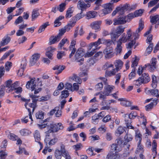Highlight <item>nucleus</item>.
Listing matches in <instances>:
<instances>
[{
  "label": "nucleus",
  "mask_w": 159,
  "mask_h": 159,
  "mask_svg": "<svg viewBox=\"0 0 159 159\" xmlns=\"http://www.w3.org/2000/svg\"><path fill=\"white\" fill-rule=\"evenodd\" d=\"M124 16L127 22H129L132 19L135 17L134 16V13L133 14L132 13H130L127 16Z\"/></svg>",
  "instance_id": "a18cd8bd"
},
{
  "label": "nucleus",
  "mask_w": 159,
  "mask_h": 159,
  "mask_svg": "<svg viewBox=\"0 0 159 159\" xmlns=\"http://www.w3.org/2000/svg\"><path fill=\"white\" fill-rule=\"evenodd\" d=\"M40 57V54L38 53H35L32 55V60L30 61V63L32 66L34 65L36 62Z\"/></svg>",
  "instance_id": "393cba45"
},
{
  "label": "nucleus",
  "mask_w": 159,
  "mask_h": 159,
  "mask_svg": "<svg viewBox=\"0 0 159 159\" xmlns=\"http://www.w3.org/2000/svg\"><path fill=\"white\" fill-rule=\"evenodd\" d=\"M7 137L10 140L12 141H16L17 139L18 138L17 135L10 132L9 133V134H8Z\"/></svg>",
  "instance_id": "c03bdc74"
},
{
  "label": "nucleus",
  "mask_w": 159,
  "mask_h": 159,
  "mask_svg": "<svg viewBox=\"0 0 159 159\" xmlns=\"http://www.w3.org/2000/svg\"><path fill=\"white\" fill-rule=\"evenodd\" d=\"M11 38L8 34H7L3 38L1 42V46H4L7 44L10 41Z\"/></svg>",
  "instance_id": "b1692460"
},
{
  "label": "nucleus",
  "mask_w": 159,
  "mask_h": 159,
  "mask_svg": "<svg viewBox=\"0 0 159 159\" xmlns=\"http://www.w3.org/2000/svg\"><path fill=\"white\" fill-rule=\"evenodd\" d=\"M114 87V86H111L110 85H108L105 88H104V89L103 94H105L106 95L109 96L110 94L111 93L112 90L113 89Z\"/></svg>",
  "instance_id": "5701e85b"
},
{
  "label": "nucleus",
  "mask_w": 159,
  "mask_h": 159,
  "mask_svg": "<svg viewBox=\"0 0 159 159\" xmlns=\"http://www.w3.org/2000/svg\"><path fill=\"white\" fill-rule=\"evenodd\" d=\"M122 150L121 147L117 144H112L110 152L107 155L106 159H120L118 152Z\"/></svg>",
  "instance_id": "7ed1b4c3"
},
{
  "label": "nucleus",
  "mask_w": 159,
  "mask_h": 159,
  "mask_svg": "<svg viewBox=\"0 0 159 159\" xmlns=\"http://www.w3.org/2000/svg\"><path fill=\"white\" fill-rule=\"evenodd\" d=\"M97 48H94L90 52H87L85 54V57H90L92 56L96 52Z\"/></svg>",
  "instance_id": "4d7b16f0"
},
{
  "label": "nucleus",
  "mask_w": 159,
  "mask_h": 159,
  "mask_svg": "<svg viewBox=\"0 0 159 159\" xmlns=\"http://www.w3.org/2000/svg\"><path fill=\"white\" fill-rule=\"evenodd\" d=\"M73 12V11L72 10V8H69L66 11V13L65 17L66 18H69L72 16V14Z\"/></svg>",
  "instance_id": "bf43d9fd"
},
{
  "label": "nucleus",
  "mask_w": 159,
  "mask_h": 159,
  "mask_svg": "<svg viewBox=\"0 0 159 159\" xmlns=\"http://www.w3.org/2000/svg\"><path fill=\"white\" fill-rule=\"evenodd\" d=\"M91 6V4L89 3H86L82 0L79 1L77 3L78 8L81 11V12L85 11L86 9Z\"/></svg>",
  "instance_id": "1a4fd4ad"
},
{
  "label": "nucleus",
  "mask_w": 159,
  "mask_h": 159,
  "mask_svg": "<svg viewBox=\"0 0 159 159\" xmlns=\"http://www.w3.org/2000/svg\"><path fill=\"white\" fill-rule=\"evenodd\" d=\"M133 83L135 86H137V87H139L142 84H145L139 77L137 79L134 80Z\"/></svg>",
  "instance_id": "cd10ccee"
},
{
  "label": "nucleus",
  "mask_w": 159,
  "mask_h": 159,
  "mask_svg": "<svg viewBox=\"0 0 159 159\" xmlns=\"http://www.w3.org/2000/svg\"><path fill=\"white\" fill-rule=\"evenodd\" d=\"M65 88V90L61 92V94L60 96L61 99L66 98H67L69 95L68 91Z\"/></svg>",
  "instance_id": "e433bc0d"
},
{
  "label": "nucleus",
  "mask_w": 159,
  "mask_h": 159,
  "mask_svg": "<svg viewBox=\"0 0 159 159\" xmlns=\"http://www.w3.org/2000/svg\"><path fill=\"white\" fill-rule=\"evenodd\" d=\"M152 146L153 148L152 149V151L156 155L157 154V143L156 141L154 140L153 141Z\"/></svg>",
  "instance_id": "0e129e2a"
},
{
  "label": "nucleus",
  "mask_w": 159,
  "mask_h": 159,
  "mask_svg": "<svg viewBox=\"0 0 159 159\" xmlns=\"http://www.w3.org/2000/svg\"><path fill=\"white\" fill-rule=\"evenodd\" d=\"M76 21V20H75V18L72 17L68 24L72 28L75 25Z\"/></svg>",
  "instance_id": "774afa93"
},
{
  "label": "nucleus",
  "mask_w": 159,
  "mask_h": 159,
  "mask_svg": "<svg viewBox=\"0 0 159 159\" xmlns=\"http://www.w3.org/2000/svg\"><path fill=\"white\" fill-rule=\"evenodd\" d=\"M125 28L120 25L117 27L116 29L112 30L110 33L111 38L113 41H116L121 34L124 32Z\"/></svg>",
  "instance_id": "39448f33"
},
{
  "label": "nucleus",
  "mask_w": 159,
  "mask_h": 159,
  "mask_svg": "<svg viewBox=\"0 0 159 159\" xmlns=\"http://www.w3.org/2000/svg\"><path fill=\"white\" fill-rule=\"evenodd\" d=\"M142 136L140 133L136 132L135 138L136 141H138V143H141Z\"/></svg>",
  "instance_id": "49530a36"
},
{
  "label": "nucleus",
  "mask_w": 159,
  "mask_h": 159,
  "mask_svg": "<svg viewBox=\"0 0 159 159\" xmlns=\"http://www.w3.org/2000/svg\"><path fill=\"white\" fill-rule=\"evenodd\" d=\"M114 64L115 68L117 69V71H119L121 69L123 65V62L120 59L116 60Z\"/></svg>",
  "instance_id": "4be33fe9"
},
{
  "label": "nucleus",
  "mask_w": 159,
  "mask_h": 159,
  "mask_svg": "<svg viewBox=\"0 0 159 159\" xmlns=\"http://www.w3.org/2000/svg\"><path fill=\"white\" fill-rule=\"evenodd\" d=\"M154 107H155L154 104L151 102L150 103L145 106V108L146 111H150Z\"/></svg>",
  "instance_id": "69168bd1"
},
{
  "label": "nucleus",
  "mask_w": 159,
  "mask_h": 159,
  "mask_svg": "<svg viewBox=\"0 0 159 159\" xmlns=\"http://www.w3.org/2000/svg\"><path fill=\"white\" fill-rule=\"evenodd\" d=\"M92 122L94 124H97L99 119L97 114H95L92 116Z\"/></svg>",
  "instance_id": "680f3d73"
},
{
  "label": "nucleus",
  "mask_w": 159,
  "mask_h": 159,
  "mask_svg": "<svg viewBox=\"0 0 159 159\" xmlns=\"http://www.w3.org/2000/svg\"><path fill=\"white\" fill-rule=\"evenodd\" d=\"M157 62V59L155 58H152L150 61L151 63H147L142 67L140 66L138 68L137 73L140 76L143 73L144 70L148 68L150 71H152L156 68V65Z\"/></svg>",
  "instance_id": "20e7f679"
},
{
  "label": "nucleus",
  "mask_w": 159,
  "mask_h": 159,
  "mask_svg": "<svg viewBox=\"0 0 159 159\" xmlns=\"http://www.w3.org/2000/svg\"><path fill=\"white\" fill-rule=\"evenodd\" d=\"M72 79L77 83H74L73 86L75 90L78 91L79 88V86L78 84H81L82 81L81 79L77 76L76 75L74 74L72 77Z\"/></svg>",
  "instance_id": "9d476101"
},
{
  "label": "nucleus",
  "mask_w": 159,
  "mask_h": 159,
  "mask_svg": "<svg viewBox=\"0 0 159 159\" xmlns=\"http://www.w3.org/2000/svg\"><path fill=\"white\" fill-rule=\"evenodd\" d=\"M39 15V13L38 10L34 9L32 12L31 15V20H34Z\"/></svg>",
  "instance_id": "7c9ffc66"
},
{
  "label": "nucleus",
  "mask_w": 159,
  "mask_h": 159,
  "mask_svg": "<svg viewBox=\"0 0 159 159\" xmlns=\"http://www.w3.org/2000/svg\"><path fill=\"white\" fill-rule=\"evenodd\" d=\"M83 52L81 49H78L75 55L74 61L80 62V65H82L84 61V58L83 57Z\"/></svg>",
  "instance_id": "423d86ee"
},
{
  "label": "nucleus",
  "mask_w": 159,
  "mask_h": 159,
  "mask_svg": "<svg viewBox=\"0 0 159 159\" xmlns=\"http://www.w3.org/2000/svg\"><path fill=\"white\" fill-rule=\"evenodd\" d=\"M48 130L46 132L47 134L44 140V143H48V142L49 141L50 139H52V136H54L53 134H50V133H48Z\"/></svg>",
  "instance_id": "a19ab883"
},
{
  "label": "nucleus",
  "mask_w": 159,
  "mask_h": 159,
  "mask_svg": "<svg viewBox=\"0 0 159 159\" xmlns=\"http://www.w3.org/2000/svg\"><path fill=\"white\" fill-rule=\"evenodd\" d=\"M135 70L136 68H133L131 72L129 74L128 78L129 80H131L135 77L136 74Z\"/></svg>",
  "instance_id": "09e8293b"
},
{
  "label": "nucleus",
  "mask_w": 159,
  "mask_h": 159,
  "mask_svg": "<svg viewBox=\"0 0 159 159\" xmlns=\"http://www.w3.org/2000/svg\"><path fill=\"white\" fill-rule=\"evenodd\" d=\"M150 92L151 94L153 96L156 97L157 98L159 97V91L157 89H151Z\"/></svg>",
  "instance_id": "603ef678"
},
{
  "label": "nucleus",
  "mask_w": 159,
  "mask_h": 159,
  "mask_svg": "<svg viewBox=\"0 0 159 159\" xmlns=\"http://www.w3.org/2000/svg\"><path fill=\"white\" fill-rule=\"evenodd\" d=\"M118 100L122 102L121 104L124 106L129 107L131 105V102L130 101H127L126 98H119Z\"/></svg>",
  "instance_id": "bb28decb"
},
{
  "label": "nucleus",
  "mask_w": 159,
  "mask_h": 159,
  "mask_svg": "<svg viewBox=\"0 0 159 159\" xmlns=\"http://www.w3.org/2000/svg\"><path fill=\"white\" fill-rule=\"evenodd\" d=\"M131 31V30L129 29L127 31V34H126L125 33H123L121 35L117 41L120 43H121L122 44L123 43H125L127 42L128 40L132 39V38H131L132 34Z\"/></svg>",
  "instance_id": "0eeeda50"
},
{
  "label": "nucleus",
  "mask_w": 159,
  "mask_h": 159,
  "mask_svg": "<svg viewBox=\"0 0 159 159\" xmlns=\"http://www.w3.org/2000/svg\"><path fill=\"white\" fill-rule=\"evenodd\" d=\"M153 47V43H150L147 48L145 54L146 56H147L150 54L152 52Z\"/></svg>",
  "instance_id": "ea45409f"
},
{
  "label": "nucleus",
  "mask_w": 159,
  "mask_h": 159,
  "mask_svg": "<svg viewBox=\"0 0 159 159\" xmlns=\"http://www.w3.org/2000/svg\"><path fill=\"white\" fill-rule=\"evenodd\" d=\"M125 19L124 16H118L117 18L114 19L113 24L114 25L124 24L127 22Z\"/></svg>",
  "instance_id": "4468645a"
},
{
  "label": "nucleus",
  "mask_w": 159,
  "mask_h": 159,
  "mask_svg": "<svg viewBox=\"0 0 159 159\" xmlns=\"http://www.w3.org/2000/svg\"><path fill=\"white\" fill-rule=\"evenodd\" d=\"M49 119L47 118L44 120H40L39 123L41 124H37L39 128L40 129H42L47 127H50V128L51 124L49 122Z\"/></svg>",
  "instance_id": "f8f14e48"
},
{
  "label": "nucleus",
  "mask_w": 159,
  "mask_h": 159,
  "mask_svg": "<svg viewBox=\"0 0 159 159\" xmlns=\"http://www.w3.org/2000/svg\"><path fill=\"white\" fill-rule=\"evenodd\" d=\"M30 80L28 81L26 84L25 86L28 89L30 90L31 92L34 91V95L39 93L41 92L42 90L41 87L42 86V83L41 82H37L36 79L34 77H30ZM33 94V93H30V94Z\"/></svg>",
  "instance_id": "f03ea898"
},
{
  "label": "nucleus",
  "mask_w": 159,
  "mask_h": 159,
  "mask_svg": "<svg viewBox=\"0 0 159 159\" xmlns=\"http://www.w3.org/2000/svg\"><path fill=\"white\" fill-rule=\"evenodd\" d=\"M130 5L129 4H126L124 5L121 8H120V10L125 11L130 10L129 8Z\"/></svg>",
  "instance_id": "338daca9"
},
{
  "label": "nucleus",
  "mask_w": 159,
  "mask_h": 159,
  "mask_svg": "<svg viewBox=\"0 0 159 159\" xmlns=\"http://www.w3.org/2000/svg\"><path fill=\"white\" fill-rule=\"evenodd\" d=\"M19 132L22 136H26L31 133V132L29 129H23L20 130Z\"/></svg>",
  "instance_id": "473e14b6"
},
{
  "label": "nucleus",
  "mask_w": 159,
  "mask_h": 159,
  "mask_svg": "<svg viewBox=\"0 0 159 159\" xmlns=\"http://www.w3.org/2000/svg\"><path fill=\"white\" fill-rule=\"evenodd\" d=\"M103 87V84L102 82L98 83L95 86V89L97 91H100Z\"/></svg>",
  "instance_id": "e2e57ef3"
},
{
  "label": "nucleus",
  "mask_w": 159,
  "mask_h": 159,
  "mask_svg": "<svg viewBox=\"0 0 159 159\" xmlns=\"http://www.w3.org/2000/svg\"><path fill=\"white\" fill-rule=\"evenodd\" d=\"M102 56V52L101 51H99L96 53L93 57L95 60L97 61L101 58Z\"/></svg>",
  "instance_id": "37998d69"
},
{
  "label": "nucleus",
  "mask_w": 159,
  "mask_h": 159,
  "mask_svg": "<svg viewBox=\"0 0 159 159\" xmlns=\"http://www.w3.org/2000/svg\"><path fill=\"white\" fill-rule=\"evenodd\" d=\"M103 53L105 55V57L107 59L112 57L114 55V53L113 51V49L111 47H107L104 50Z\"/></svg>",
  "instance_id": "9b49d317"
},
{
  "label": "nucleus",
  "mask_w": 159,
  "mask_h": 159,
  "mask_svg": "<svg viewBox=\"0 0 159 159\" xmlns=\"http://www.w3.org/2000/svg\"><path fill=\"white\" fill-rule=\"evenodd\" d=\"M60 39L61 38L57 35L55 36L52 35L49 38L48 44L51 45L54 44L59 41Z\"/></svg>",
  "instance_id": "aec40b11"
},
{
  "label": "nucleus",
  "mask_w": 159,
  "mask_h": 159,
  "mask_svg": "<svg viewBox=\"0 0 159 159\" xmlns=\"http://www.w3.org/2000/svg\"><path fill=\"white\" fill-rule=\"evenodd\" d=\"M35 117L37 119L43 120L44 115V112L41 110L38 111L35 113Z\"/></svg>",
  "instance_id": "c756f323"
},
{
  "label": "nucleus",
  "mask_w": 159,
  "mask_h": 159,
  "mask_svg": "<svg viewBox=\"0 0 159 159\" xmlns=\"http://www.w3.org/2000/svg\"><path fill=\"white\" fill-rule=\"evenodd\" d=\"M14 50H9L6 52L1 57V60H3L6 58L10 54L14 51Z\"/></svg>",
  "instance_id": "864d4df0"
},
{
  "label": "nucleus",
  "mask_w": 159,
  "mask_h": 159,
  "mask_svg": "<svg viewBox=\"0 0 159 159\" xmlns=\"http://www.w3.org/2000/svg\"><path fill=\"white\" fill-rule=\"evenodd\" d=\"M62 153L59 149H56L55 152V156L57 159H61Z\"/></svg>",
  "instance_id": "8fccbe9b"
},
{
  "label": "nucleus",
  "mask_w": 159,
  "mask_h": 159,
  "mask_svg": "<svg viewBox=\"0 0 159 159\" xmlns=\"http://www.w3.org/2000/svg\"><path fill=\"white\" fill-rule=\"evenodd\" d=\"M61 150L62 153V156L63 157H66L67 156L69 155V154L66 152L65 146L63 144H61Z\"/></svg>",
  "instance_id": "58836bf2"
},
{
  "label": "nucleus",
  "mask_w": 159,
  "mask_h": 159,
  "mask_svg": "<svg viewBox=\"0 0 159 159\" xmlns=\"http://www.w3.org/2000/svg\"><path fill=\"white\" fill-rule=\"evenodd\" d=\"M102 43L103 44L106 45L107 47H110L113 43V44H115V41L112 40L111 39H102Z\"/></svg>",
  "instance_id": "72a5a7b5"
},
{
  "label": "nucleus",
  "mask_w": 159,
  "mask_h": 159,
  "mask_svg": "<svg viewBox=\"0 0 159 159\" xmlns=\"http://www.w3.org/2000/svg\"><path fill=\"white\" fill-rule=\"evenodd\" d=\"M139 77L145 84L148 83L150 80V78L149 74L147 73H143Z\"/></svg>",
  "instance_id": "6ab92c4d"
},
{
  "label": "nucleus",
  "mask_w": 159,
  "mask_h": 159,
  "mask_svg": "<svg viewBox=\"0 0 159 159\" xmlns=\"http://www.w3.org/2000/svg\"><path fill=\"white\" fill-rule=\"evenodd\" d=\"M76 43L75 40L73 39L71 40L70 44L69 47V50L71 51V53L70 54L69 58H70L75 52L76 49L75 48V46Z\"/></svg>",
  "instance_id": "ddd939ff"
},
{
  "label": "nucleus",
  "mask_w": 159,
  "mask_h": 159,
  "mask_svg": "<svg viewBox=\"0 0 159 159\" xmlns=\"http://www.w3.org/2000/svg\"><path fill=\"white\" fill-rule=\"evenodd\" d=\"M65 68V66L63 65H56L52 68L53 70H57L55 73V74L58 75L61 73L63 70Z\"/></svg>",
  "instance_id": "a211bd4d"
},
{
  "label": "nucleus",
  "mask_w": 159,
  "mask_h": 159,
  "mask_svg": "<svg viewBox=\"0 0 159 159\" xmlns=\"http://www.w3.org/2000/svg\"><path fill=\"white\" fill-rule=\"evenodd\" d=\"M34 137L35 139V142H40V136L39 133L37 130L35 131L34 134Z\"/></svg>",
  "instance_id": "de8ad7c7"
},
{
  "label": "nucleus",
  "mask_w": 159,
  "mask_h": 159,
  "mask_svg": "<svg viewBox=\"0 0 159 159\" xmlns=\"http://www.w3.org/2000/svg\"><path fill=\"white\" fill-rule=\"evenodd\" d=\"M101 24V21H96L90 24V26L92 29L95 30V32H97L98 30L100 29V26Z\"/></svg>",
  "instance_id": "dca6fc26"
},
{
  "label": "nucleus",
  "mask_w": 159,
  "mask_h": 159,
  "mask_svg": "<svg viewBox=\"0 0 159 159\" xmlns=\"http://www.w3.org/2000/svg\"><path fill=\"white\" fill-rule=\"evenodd\" d=\"M51 98L50 94H48L44 96L41 97L39 99L40 102H44L49 100Z\"/></svg>",
  "instance_id": "13d9d810"
},
{
  "label": "nucleus",
  "mask_w": 159,
  "mask_h": 159,
  "mask_svg": "<svg viewBox=\"0 0 159 159\" xmlns=\"http://www.w3.org/2000/svg\"><path fill=\"white\" fill-rule=\"evenodd\" d=\"M56 50L55 48L51 46L48 47L45 53L46 56L49 59H52L53 52Z\"/></svg>",
  "instance_id": "2eb2a0df"
},
{
  "label": "nucleus",
  "mask_w": 159,
  "mask_h": 159,
  "mask_svg": "<svg viewBox=\"0 0 159 159\" xmlns=\"http://www.w3.org/2000/svg\"><path fill=\"white\" fill-rule=\"evenodd\" d=\"M144 28V23L142 21V20L140 19L139 20V27L137 30L135 31L136 33H138L140 32Z\"/></svg>",
  "instance_id": "4c0bfd02"
},
{
  "label": "nucleus",
  "mask_w": 159,
  "mask_h": 159,
  "mask_svg": "<svg viewBox=\"0 0 159 159\" xmlns=\"http://www.w3.org/2000/svg\"><path fill=\"white\" fill-rule=\"evenodd\" d=\"M150 22L152 25L156 24L159 20V15H156L152 16H151Z\"/></svg>",
  "instance_id": "2f4dec72"
},
{
  "label": "nucleus",
  "mask_w": 159,
  "mask_h": 159,
  "mask_svg": "<svg viewBox=\"0 0 159 159\" xmlns=\"http://www.w3.org/2000/svg\"><path fill=\"white\" fill-rule=\"evenodd\" d=\"M97 15V12L92 11L87 12L86 13V18L88 19L95 17Z\"/></svg>",
  "instance_id": "a878e982"
},
{
  "label": "nucleus",
  "mask_w": 159,
  "mask_h": 159,
  "mask_svg": "<svg viewBox=\"0 0 159 159\" xmlns=\"http://www.w3.org/2000/svg\"><path fill=\"white\" fill-rule=\"evenodd\" d=\"M133 139V137L132 135L130 134L127 133H126V134L124 137V141L122 142V140L120 141L121 144L123 143V145H125L127 144L128 143L131 141Z\"/></svg>",
  "instance_id": "f3484780"
},
{
  "label": "nucleus",
  "mask_w": 159,
  "mask_h": 159,
  "mask_svg": "<svg viewBox=\"0 0 159 159\" xmlns=\"http://www.w3.org/2000/svg\"><path fill=\"white\" fill-rule=\"evenodd\" d=\"M101 43H102L101 42V39H99L97 41L91 43L90 44V47L91 48H92L93 46H94V48H97V47Z\"/></svg>",
  "instance_id": "3c124183"
},
{
  "label": "nucleus",
  "mask_w": 159,
  "mask_h": 159,
  "mask_svg": "<svg viewBox=\"0 0 159 159\" xmlns=\"http://www.w3.org/2000/svg\"><path fill=\"white\" fill-rule=\"evenodd\" d=\"M49 25V23L48 22H46L44 23L42 25L40 26L38 31V33H40L43 31L45 28L47 27V26Z\"/></svg>",
  "instance_id": "f704fd0d"
},
{
  "label": "nucleus",
  "mask_w": 159,
  "mask_h": 159,
  "mask_svg": "<svg viewBox=\"0 0 159 159\" xmlns=\"http://www.w3.org/2000/svg\"><path fill=\"white\" fill-rule=\"evenodd\" d=\"M58 140L54 136V137L51 139H50L49 141L48 144L49 145L52 146L54 145L57 142Z\"/></svg>",
  "instance_id": "6e6d98bb"
},
{
  "label": "nucleus",
  "mask_w": 159,
  "mask_h": 159,
  "mask_svg": "<svg viewBox=\"0 0 159 159\" xmlns=\"http://www.w3.org/2000/svg\"><path fill=\"white\" fill-rule=\"evenodd\" d=\"M126 127H123L121 126H119L116 131V133L117 136H119L124 131H125Z\"/></svg>",
  "instance_id": "c85d7f7f"
},
{
  "label": "nucleus",
  "mask_w": 159,
  "mask_h": 159,
  "mask_svg": "<svg viewBox=\"0 0 159 159\" xmlns=\"http://www.w3.org/2000/svg\"><path fill=\"white\" fill-rule=\"evenodd\" d=\"M64 128L62 124L61 123H58L57 124H52L51 125L50 129L48 130V133L56 132L59 130H62Z\"/></svg>",
  "instance_id": "6e6552de"
},
{
  "label": "nucleus",
  "mask_w": 159,
  "mask_h": 159,
  "mask_svg": "<svg viewBox=\"0 0 159 159\" xmlns=\"http://www.w3.org/2000/svg\"><path fill=\"white\" fill-rule=\"evenodd\" d=\"M152 83L151 84L152 87L154 89L156 88L157 86V81L156 76L154 75L152 76Z\"/></svg>",
  "instance_id": "79ce46f5"
},
{
  "label": "nucleus",
  "mask_w": 159,
  "mask_h": 159,
  "mask_svg": "<svg viewBox=\"0 0 159 159\" xmlns=\"http://www.w3.org/2000/svg\"><path fill=\"white\" fill-rule=\"evenodd\" d=\"M125 124L126 126V128L133 129H134V127L132 126L131 125L132 121L131 119L128 117L126 115L125 116Z\"/></svg>",
  "instance_id": "412c9836"
},
{
  "label": "nucleus",
  "mask_w": 159,
  "mask_h": 159,
  "mask_svg": "<svg viewBox=\"0 0 159 159\" xmlns=\"http://www.w3.org/2000/svg\"><path fill=\"white\" fill-rule=\"evenodd\" d=\"M66 6V4L65 3H62L59 5V7L57 9L60 12H63L65 9Z\"/></svg>",
  "instance_id": "052dcab7"
},
{
  "label": "nucleus",
  "mask_w": 159,
  "mask_h": 159,
  "mask_svg": "<svg viewBox=\"0 0 159 159\" xmlns=\"http://www.w3.org/2000/svg\"><path fill=\"white\" fill-rule=\"evenodd\" d=\"M66 42H67V43L69 42L67 38H64L61 40L60 43L58 44V47L60 48H61L62 47L64 46V44Z\"/></svg>",
  "instance_id": "5fc2aeb1"
},
{
  "label": "nucleus",
  "mask_w": 159,
  "mask_h": 159,
  "mask_svg": "<svg viewBox=\"0 0 159 159\" xmlns=\"http://www.w3.org/2000/svg\"><path fill=\"white\" fill-rule=\"evenodd\" d=\"M122 44L121 43L117 41V45L115 48V50L117 54H120L121 52L122 49Z\"/></svg>",
  "instance_id": "c9c22d12"
},
{
  "label": "nucleus",
  "mask_w": 159,
  "mask_h": 159,
  "mask_svg": "<svg viewBox=\"0 0 159 159\" xmlns=\"http://www.w3.org/2000/svg\"><path fill=\"white\" fill-rule=\"evenodd\" d=\"M30 97L31 99V102L30 98L27 99L23 97L21 98V100L25 102L24 106L29 112V118L33 121L32 115L33 114L37 106V102L38 97L33 94H30Z\"/></svg>",
  "instance_id": "f257e3e1"
}]
</instances>
